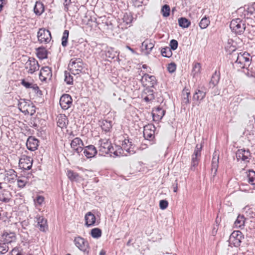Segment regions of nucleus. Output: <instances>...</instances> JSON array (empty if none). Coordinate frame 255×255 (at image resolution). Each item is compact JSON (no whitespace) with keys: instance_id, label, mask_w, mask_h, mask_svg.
Listing matches in <instances>:
<instances>
[{"instance_id":"nucleus-37","label":"nucleus","mask_w":255,"mask_h":255,"mask_svg":"<svg viewBox=\"0 0 255 255\" xmlns=\"http://www.w3.org/2000/svg\"><path fill=\"white\" fill-rule=\"evenodd\" d=\"M210 23V20L208 17L205 16L203 17L199 22V26L201 29L207 28Z\"/></svg>"},{"instance_id":"nucleus-46","label":"nucleus","mask_w":255,"mask_h":255,"mask_svg":"<svg viewBox=\"0 0 255 255\" xmlns=\"http://www.w3.org/2000/svg\"><path fill=\"white\" fill-rule=\"evenodd\" d=\"M170 8L167 4L164 5L161 10V12L164 17H167L170 15Z\"/></svg>"},{"instance_id":"nucleus-18","label":"nucleus","mask_w":255,"mask_h":255,"mask_svg":"<svg viewBox=\"0 0 255 255\" xmlns=\"http://www.w3.org/2000/svg\"><path fill=\"white\" fill-rule=\"evenodd\" d=\"M155 127L152 124H148L144 127L143 135L145 139L152 140L154 138Z\"/></svg>"},{"instance_id":"nucleus-28","label":"nucleus","mask_w":255,"mask_h":255,"mask_svg":"<svg viewBox=\"0 0 255 255\" xmlns=\"http://www.w3.org/2000/svg\"><path fill=\"white\" fill-rule=\"evenodd\" d=\"M142 98L146 102H149L153 101L154 99V95L153 90L148 89H145L142 95Z\"/></svg>"},{"instance_id":"nucleus-25","label":"nucleus","mask_w":255,"mask_h":255,"mask_svg":"<svg viewBox=\"0 0 255 255\" xmlns=\"http://www.w3.org/2000/svg\"><path fill=\"white\" fill-rule=\"evenodd\" d=\"M37 227L42 232H46L48 229L47 220L43 216H37L36 217Z\"/></svg>"},{"instance_id":"nucleus-50","label":"nucleus","mask_w":255,"mask_h":255,"mask_svg":"<svg viewBox=\"0 0 255 255\" xmlns=\"http://www.w3.org/2000/svg\"><path fill=\"white\" fill-rule=\"evenodd\" d=\"M44 201V197L42 196H38L34 200V202L36 206H41Z\"/></svg>"},{"instance_id":"nucleus-16","label":"nucleus","mask_w":255,"mask_h":255,"mask_svg":"<svg viewBox=\"0 0 255 255\" xmlns=\"http://www.w3.org/2000/svg\"><path fill=\"white\" fill-rule=\"evenodd\" d=\"M70 145L73 150L78 154L83 150L84 143L80 137L74 138L71 141Z\"/></svg>"},{"instance_id":"nucleus-55","label":"nucleus","mask_w":255,"mask_h":255,"mask_svg":"<svg viewBox=\"0 0 255 255\" xmlns=\"http://www.w3.org/2000/svg\"><path fill=\"white\" fill-rule=\"evenodd\" d=\"M168 202L167 200H162L159 202V207L162 210H164L167 208Z\"/></svg>"},{"instance_id":"nucleus-48","label":"nucleus","mask_w":255,"mask_h":255,"mask_svg":"<svg viewBox=\"0 0 255 255\" xmlns=\"http://www.w3.org/2000/svg\"><path fill=\"white\" fill-rule=\"evenodd\" d=\"M218 167V157L216 158L214 156L212 162V170H214L215 172L217 171Z\"/></svg>"},{"instance_id":"nucleus-35","label":"nucleus","mask_w":255,"mask_h":255,"mask_svg":"<svg viewBox=\"0 0 255 255\" xmlns=\"http://www.w3.org/2000/svg\"><path fill=\"white\" fill-rule=\"evenodd\" d=\"M90 235L94 239L100 238L102 235V230L98 228H95L91 230Z\"/></svg>"},{"instance_id":"nucleus-62","label":"nucleus","mask_w":255,"mask_h":255,"mask_svg":"<svg viewBox=\"0 0 255 255\" xmlns=\"http://www.w3.org/2000/svg\"><path fill=\"white\" fill-rule=\"evenodd\" d=\"M2 200L4 202H8L9 201V199H8V198H4Z\"/></svg>"},{"instance_id":"nucleus-36","label":"nucleus","mask_w":255,"mask_h":255,"mask_svg":"<svg viewBox=\"0 0 255 255\" xmlns=\"http://www.w3.org/2000/svg\"><path fill=\"white\" fill-rule=\"evenodd\" d=\"M37 56L38 58L43 59L47 58V52L46 49L44 47H39L37 49Z\"/></svg>"},{"instance_id":"nucleus-39","label":"nucleus","mask_w":255,"mask_h":255,"mask_svg":"<svg viewBox=\"0 0 255 255\" xmlns=\"http://www.w3.org/2000/svg\"><path fill=\"white\" fill-rule=\"evenodd\" d=\"M248 182L252 185H255V172L253 170H249L247 175Z\"/></svg>"},{"instance_id":"nucleus-41","label":"nucleus","mask_w":255,"mask_h":255,"mask_svg":"<svg viewBox=\"0 0 255 255\" xmlns=\"http://www.w3.org/2000/svg\"><path fill=\"white\" fill-rule=\"evenodd\" d=\"M67 175L71 181L77 180L79 177L78 173L75 172L71 170H68L67 171Z\"/></svg>"},{"instance_id":"nucleus-9","label":"nucleus","mask_w":255,"mask_h":255,"mask_svg":"<svg viewBox=\"0 0 255 255\" xmlns=\"http://www.w3.org/2000/svg\"><path fill=\"white\" fill-rule=\"evenodd\" d=\"M33 159L30 156L22 154L19 160V166L24 170L30 169L32 165Z\"/></svg>"},{"instance_id":"nucleus-14","label":"nucleus","mask_w":255,"mask_h":255,"mask_svg":"<svg viewBox=\"0 0 255 255\" xmlns=\"http://www.w3.org/2000/svg\"><path fill=\"white\" fill-rule=\"evenodd\" d=\"M52 76L51 68L48 66H44L41 68L39 74V79L41 81L50 80Z\"/></svg>"},{"instance_id":"nucleus-54","label":"nucleus","mask_w":255,"mask_h":255,"mask_svg":"<svg viewBox=\"0 0 255 255\" xmlns=\"http://www.w3.org/2000/svg\"><path fill=\"white\" fill-rule=\"evenodd\" d=\"M11 253V255H24L22 250L17 247L13 248L12 250Z\"/></svg>"},{"instance_id":"nucleus-58","label":"nucleus","mask_w":255,"mask_h":255,"mask_svg":"<svg viewBox=\"0 0 255 255\" xmlns=\"http://www.w3.org/2000/svg\"><path fill=\"white\" fill-rule=\"evenodd\" d=\"M106 56L111 59H113L114 58V56H111L110 51H108L107 53L106 54Z\"/></svg>"},{"instance_id":"nucleus-57","label":"nucleus","mask_w":255,"mask_h":255,"mask_svg":"<svg viewBox=\"0 0 255 255\" xmlns=\"http://www.w3.org/2000/svg\"><path fill=\"white\" fill-rule=\"evenodd\" d=\"M173 189L174 192H177L178 190V183L176 181V183L173 184Z\"/></svg>"},{"instance_id":"nucleus-38","label":"nucleus","mask_w":255,"mask_h":255,"mask_svg":"<svg viewBox=\"0 0 255 255\" xmlns=\"http://www.w3.org/2000/svg\"><path fill=\"white\" fill-rule=\"evenodd\" d=\"M161 54L163 57L170 58L172 55V52L169 47L166 46L161 48Z\"/></svg>"},{"instance_id":"nucleus-31","label":"nucleus","mask_w":255,"mask_h":255,"mask_svg":"<svg viewBox=\"0 0 255 255\" xmlns=\"http://www.w3.org/2000/svg\"><path fill=\"white\" fill-rule=\"evenodd\" d=\"M245 218L243 215H239L234 222V227L237 229H243L245 226Z\"/></svg>"},{"instance_id":"nucleus-34","label":"nucleus","mask_w":255,"mask_h":255,"mask_svg":"<svg viewBox=\"0 0 255 255\" xmlns=\"http://www.w3.org/2000/svg\"><path fill=\"white\" fill-rule=\"evenodd\" d=\"M190 93L188 89H184L182 92V103L185 105L189 104L190 103L189 97L190 96Z\"/></svg>"},{"instance_id":"nucleus-64","label":"nucleus","mask_w":255,"mask_h":255,"mask_svg":"<svg viewBox=\"0 0 255 255\" xmlns=\"http://www.w3.org/2000/svg\"><path fill=\"white\" fill-rule=\"evenodd\" d=\"M33 255L32 254H28V255Z\"/></svg>"},{"instance_id":"nucleus-51","label":"nucleus","mask_w":255,"mask_h":255,"mask_svg":"<svg viewBox=\"0 0 255 255\" xmlns=\"http://www.w3.org/2000/svg\"><path fill=\"white\" fill-rule=\"evenodd\" d=\"M167 68L169 73H173L176 71V65L174 63H171L168 65Z\"/></svg>"},{"instance_id":"nucleus-22","label":"nucleus","mask_w":255,"mask_h":255,"mask_svg":"<svg viewBox=\"0 0 255 255\" xmlns=\"http://www.w3.org/2000/svg\"><path fill=\"white\" fill-rule=\"evenodd\" d=\"M17 176L16 172L12 169L6 170L5 172L4 180L7 183H14Z\"/></svg>"},{"instance_id":"nucleus-8","label":"nucleus","mask_w":255,"mask_h":255,"mask_svg":"<svg viewBox=\"0 0 255 255\" xmlns=\"http://www.w3.org/2000/svg\"><path fill=\"white\" fill-rule=\"evenodd\" d=\"M203 147V143H201L200 145L197 144L194 151V153L192 155L191 166L195 167L199 163L201 155V150Z\"/></svg>"},{"instance_id":"nucleus-53","label":"nucleus","mask_w":255,"mask_h":255,"mask_svg":"<svg viewBox=\"0 0 255 255\" xmlns=\"http://www.w3.org/2000/svg\"><path fill=\"white\" fill-rule=\"evenodd\" d=\"M170 48H171V50H176L177 48L178 43L176 40L172 39L170 42Z\"/></svg>"},{"instance_id":"nucleus-27","label":"nucleus","mask_w":255,"mask_h":255,"mask_svg":"<svg viewBox=\"0 0 255 255\" xmlns=\"http://www.w3.org/2000/svg\"><path fill=\"white\" fill-rule=\"evenodd\" d=\"M16 180L17 181V186L20 189L24 188L29 183L28 178L26 176H17Z\"/></svg>"},{"instance_id":"nucleus-47","label":"nucleus","mask_w":255,"mask_h":255,"mask_svg":"<svg viewBox=\"0 0 255 255\" xmlns=\"http://www.w3.org/2000/svg\"><path fill=\"white\" fill-rule=\"evenodd\" d=\"M245 215L249 218H253L255 216V213L254 212L253 209L249 207L245 208Z\"/></svg>"},{"instance_id":"nucleus-23","label":"nucleus","mask_w":255,"mask_h":255,"mask_svg":"<svg viewBox=\"0 0 255 255\" xmlns=\"http://www.w3.org/2000/svg\"><path fill=\"white\" fill-rule=\"evenodd\" d=\"M85 226L87 227L94 226L96 225V218L94 214L88 212L85 215Z\"/></svg>"},{"instance_id":"nucleus-21","label":"nucleus","mask_w":255,"mask_h":255,"mask_svg":"<svg viewBox=\"0 0 255 255\" xmlns=\"http://www.w3.org/2000/svg\"><path fill=\"white\" fill-rule=\"evenodd\" d=\"M155 41L151 39H145L141 44L142 50L146 54H148L154 46Z\"/></svg>"},{"instance_id":"nucleus-29","label":"nucleus","mask_w":255,"mask_h":255,"mask_svg":"<svg viewBox=\"0 0 255 255\" xmlns=\"http://www.w3.org/2000/svg\"><path fill=\"white\" fill-rule=\"evenodd\" d=\"M2 237L4 240V242L7 244L14 242L16 239L15 233L12 232H4L3 233Z\"/></svg>"},{"instance_id":"nucleus-49","label":"nucleus","mask_w":255,"mask_h":255,"mask_svg":"<svg viewBox=\"0 0 255 255\" xmlns=\"http://www.w3.org/2000/svg\"><path fill=\"white\" fill-rule=\"evenodd\" d=\"M66 120L65 117H63L61 116L60 117L58 118V120L57 121V125L58 127H60L61 128H63L65 126V121Z\"/></svg>"},{"instance_id":"nucleus-44","label":"nucleus","mask_w":255,"mask_h":255,"mask_svg":"<svg viewBox=\"0 0 255 255\" xmlns=\"http://www.w3.org/2000/svg\"><path fill=\"white\" fill-rule=\"evenodd\" d=\"M8 251L7 244L3 241L0 240V254H4Z\"/></svg>"},{"instance_id":"nucleus-15","label":"nucleus","mask_w":255,"mask_h":255,"mask_svg":"<svg viewBox=\"0 0 255 255\" xmlns=\"http://www.w3.org/2000/svg\"><path fill=\"white\" fill-rule=\"evenodd\" d=\"M141 81L143 86L147 87H153L157 82L154 76L147 74H145L142 76Z\"/></svg>"},{"instance_id":"nucleus-3","label":"nucleus","mask_w":255,"mask_h":255,"mask_svg":"<svg viewBox=\"0 0 255 255\" xmlns=\"http://www.w3.org/2000/svg\"><path fill=\"white\" fill-rule=\"evenodd\" d=\"M251 63L250 55L249 53L245 52L243 53L238 54L234 66L238 70L245 69Z\"/></svg>"},{"instance_id":"nucleus-6","label":"nucleus","mask_w":255,"mask_h":255,"mask_svg":"<svg viewBox=\"0 0 255 255\" xmlns=\"http://www.w3.org/2000/svg\"><path fill=\"white\" fill-rule=\"evenodd\" d=\"M37 36L38 40L40 43H48L52 39L50 31L44 28L39 29Z\"/></svg>"},{"instance_id":"nucleus-24","label":"nucleus","mask_w":255,"mask_h":255,"mask_svg":"<svg viewBox=\"0 0 255 255\" xmlns=\"http://www.w3.org/2000/svg\"><path fill=\"white\" fill-rule=\"evenodd\" d=\"M84 154L87 158L94 157L97 153L96 148L93 145H89L83 147Z\"/></svg>"},{"instance_id":"nucleus-43","label":"nucleus","mask_w":255,"mask_h":255,"mask_svg":"<svg viewBox=\"0 0 255 255\" xmlns=\"http://www.w3.org/2000/svg\"><path fill=\"white\" fill-rule=\"evenodd\" d=\"M69 31L68 30H65L63 33L62 37V45L65 47L67 45V42L69 37Z\"/></svg>"},{"instance_id":"nucleus-56","label":"nucleus","mask_w":255,"mask_h":255,"mask_svg":"<svg viewBox=\"0 0 255 255\" xmlns=\"http://www.w3.org/2000/svg\"><path fill=\"white\" fill-rule=\"evenodd\" d=\"M63 4L64 6V10L66 11H68L69 10V6L71 3V0H63Z\"/></svg>"},{"instance_id":"nucleus-33","label":"nucleus","mask_w":255,"mask_h":255,"mask_svg":"<svg viewBox=\"0 0 255 255\" xmlns=\"http://www.w3.org/2000/svg\"><path fill=\"white\" fill-rule=\"evenodd\" d=\"M201 71V65L200 63L195 62L193 64L192 74L193 77L198 76Z\"/></svg>"},{"instance_id":"nucleus-42","label":"nucleus","mask_w":255,"mask_h":255,"mask_svg":"<svg viewBox=\"0 0 255 255\" xmlns=\"http://www.w3.org/2000/svg\"><path fill=\"white\" fill-rule=\"evenodd\" d=\"M178 23L180 26L186 28L190 25V22L187 18L184 17L180 18L178 19Z\"/></svg>"},{"instance_id":"nucleus-2","label":"nucleus","mask_w":255,"mask_h":255,"mask_svg":"<svg viewBox=\"0 0 255 255\" xmlns=\"http://www.w3.org/2000/svg\"><path fill=\"white\" fill-rule=\"evenodd\" d=\"M86 64L80 58H72L68 64V68L74 75H78L84 72Z\"/></svg>"},{"instance_id":"nucleus-59","label":"nucleus","mask_w":255,"mask_h":255,"mask_svg":"<svg viewBox=\"0 0 255 255\" xmlns=\"http://www.w3.org/2000/svg\"><path fill=\"white\" fill-rule=\"evenodd\" d=\"M0 2H1L0 3L3 5L5 4L6 3V0H0Z\"/></svg>"},{"instance_id":"nucleus-12","label":"nucleus","mask_w":255,"mask_h":255,"mask_svg":"<svg viewBox=\"0 0 255 255\" xmlns=\"http://www.w3.org/2000/svg\"><path fill=\"white\" fill-rule=\"evenodd\" d=\"M206 96V92L205 87H199L195 91L193 96V100L199 105L205 99Z\"/></svg>"},{"instance_id":"nucleus-7","label":"nucleus","mask_w":255,"mask_h":255,"mask_svg":"<svg viewBox=\"0 0 255 255\" xmlns=\"http://www.w3.org/2000/svg\"><path fill=\"white\" fill-rule=\"evenodd\" d=\"M244 239L243 233L240 231H234L231 234L229 238V242L234 247L240 246L242 240Z\"/></svg>"},{"instance_id":"nucleus-32","label":"nucleus","mask_w":255,"mask_h":255,"mask_svg":"<svg viewBox=\"0 0 255 255\" xmlns=\"http://www.w3.org/2000/svg\"><path fill=\"white\" fill-rule=\"evenodd\" d=\"M245 69L247 71H244V72L248 76L255 77V63L251 64L250 63Z\"/></svg>"},{"instance_id":"nucleus-63","label":"nucleus","mask_w":255,"mask_h":255,"mask_svg":"<svg viewBox=\"0 0 255 255\" xmlns=\"http://www.w3.org/2000/svg\"><path fill=\"white\" fill-rule=\"evenodd\" d=\"M143 68H145V65H143Z\"/></svg>"},{"instance_id":"nucleus-26","label":"nucleus","mask_w":255,"mask_h":255,"mask_svg":"<svg viewBox=\"0 0 255 255\" xmlns=\"http://www.w3.org/2000/svg\"><path fill=\"white\" fill-rule=\"evenodd\" d=\"M39 141L37 139L30 136L28 138L26 141L27 148L31 151L35 150L38 146Z\"/></svg>"},{"instance_id":"nucleus-52","label":"nucleus","mask_w":255,"mask_h":255,"mask_svg":"<svg viewBox=\"0 0 255 255\" xmlns=\"http://www.w3.org/2000/svg\"><path fill=\"white\" fill-rule=\"evenodd\" d=\"M65 81L68 84H71L73 83V77L69 73H65Z\"/></svg>"},{"instance_id":"nucleus-45","label":"nucleus","mask_w":255,"mask_h":255,"mask_svg":"<svg viewBox=\"0 0 255 255\" xmlns=\"http://www.w3.org/2000/svg\"><path fill=\"white\" fill-rule=\"evenodd\" d=\"M21 84L22 86L25 87L26 88H33L35 90L38 89L39 88L36 85H33L31 83L26 81L24 79H22L21 82Z\"/></svg>"},{"instance_id":"nucleus-11","label":"nucleus","mask_w":255,"mask_h":255,"mask_svg":"<svg viewBox=\"0 0 255 255\" xmlns=\"http://www.w3.org/2000/svg\"><path fill=\"white\" fill-rule=\"evenodd\" d=\"M25 68L28 73L33 74L39 68L38 61L34 58H29L25 64Z\"/></svg>"},{"instance_id":"nucleus-30","label":"nucleus","mask_w":255,"mask_h":255,"mask_svg":"<svg viewBox=\"0 0 255 255\" xmlns=\"http://www.w3.org/2000/svg\"><path fill=\"white\" fill-rule=\"evenodd\" d=\"M33 10L36 15L38 16L41 15L45 10L43 3L39 1H36Z\"/></svg>"},{"instance_id":"nucleus-40","label":"nucleus","mask_w":255,"mask_h":255,"mask_svg":"<svg viewBox=\"0 0 255 255\" xmlns=\"http://www.w3.org/2000/svg\"><path fill=\"white\" fill-rule=\"evenodd\" d=\"M133 16L130 13H125L124 15L123 20L126 25L130 24L133 21Z\"/></svg>"},{"instance_id":"nucleus-5","label":"nucleus","mask_w":255,"mask_h":255,"mask_svg":"<svg viewBox=\"0 0 255 255\" xmlns=\"http://www.w3.org/2000/svg\"><path fill=\"white\" fill-rule=\"evenodd\" d=\"M232 30L238 34H242L246 29L245 21L240 18L233 19L230 25Z\"/></svg>"},{"instance_id":"nucleus-10","label":"nucleus","mask_w":255,"mask_h":255,"mask_svg":"<svg viewBox=\"0 0 255 255\" xmlns=\"http://www.w3.org/2000/svg\"><path fill=\"white\" fill-rule=\"evenodd\" d=\"M74 243L75 246L81 251L88 253L90 249V246L88 242L85 239L77 237L75 238Z\"/></svg>"},{"instance_id":"nucleus-4","label":"nucleus","mask_w":255,"mask_h":255,"mask_svg":"<svg viewBox=\"0 0 255 255\" xmlns=\"http://www.w3.org/2000/svg\"><path fill=\"white\" fill-rule=\"evenodd\" d=\"M99 150L102 155H105L107 154H111L114 152V149L112 145L111 141L109 139H102L99 140Z\"/></svg>"},{"instance_id":"nucleus-19","label":"nucleus","mask_w":255,"mask_h":255,"mask_svg":"<svg viewBox=\"0 0 255 255\" xmlns=\"http://www.w3.org/2000/svg\"><path fill=\"white\" fill-rule=\"evenodd\" d=\"M238 160H241L245 162H249L251 157L249 150L245 149H238L236 152Z\"/></svg>"},{"instance_id":"nucleus-1","label":"nucleus","mask_w":255,"mask_h":255,"mask_svg":"<svg viewBox=\"0 0 255 255\" xmlns=\"http://www.w3.org/2000/svg\"><path fill=\"white\" fill-rule=\"evenodd\" d=\"M116 143L118 144L116 146L117 149L114 152L115 156H120L124 153V151H126L127 153H125L126 155L133 154L135 153L136 147L131 143L128 138H126L124 136L121 135L116 140Z\"/></svg>"},{"instance_id":"nucleus-20","label":"nucleus","mask_w":255,"mask_h":255,"mask_svg":"<svg viewBox=\"0 0 255 255\" xmlns=\"http://www.w3.org/2000/svg\"><path fill=\"white\" fill-rule=\"evenodd\" d=\"M165 112V110L159 107L153 108L152 111L153 120L154 122H160L164 116Z\"/></svg>"},{"instance_id":"nucleus-13","label":"nucleus","mask_w":255,"mask_h":255,"mask_svg":"<svg viewBox=\"0 0 255 255\" xmlns=\"http://www.w3.org/2000/svg\"><path fill=\"white\" fill-rule=\"evenodd\" d=\"M60 105L64 110L69 109L73 105V100L69 94H63L60 99Z\"/></svg>"},{"instance_id":"nucleus-17","label":"nucleus","mask_w":255,"mask_h":255,"mask_svg":"<svg viewBox=\"0 0 255 255\" xmlns=\"http://www.w3.org/2000/svg\"><path fill=\"white\" fill-rule=\"evenodd\" d=\"M19 110L25 115H32L35 113L34 107L28 104L25 101H20L18 104Z\"/></svg>"},{"instance_id":"nucleus-60","label":"nucleus","mask_w":255,"mask_h":255,"mask_svg":"<svg viewBox=\"0 0 255 255\" xmlns=\"http://www.w3.org/2000/svg\"><path fill=\"white\" fill-rule=\"evenodd\" d=\"M100 255H106L105 252L103 250H102L100 253Z\"/></svg>"},{"instance_id":"nucleus-61","label":"nucleus","mask_w":255,"mask_h":255,"mask_svg":"<svg viewBox=\"0 0 255 255\" xmlns=\"http://www.w3.org/2000/svg\"><path fill=\"white\" fill-rule=\"evenodd\" d=\"M3 4H1V3H0V12H1V11L2 10V8L3 7Z\"/></svg>"}]
</instances>
